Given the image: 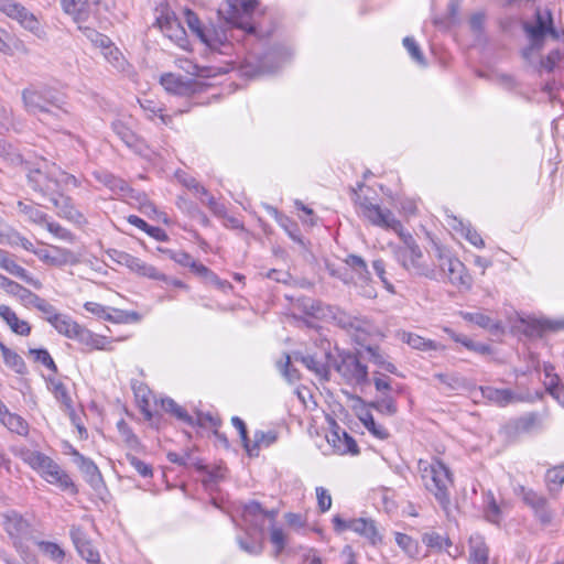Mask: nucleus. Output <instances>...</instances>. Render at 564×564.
<instances>
[{
    "mask_svg": "<svg viewBox=\"0 0 564 564\" xmlns=\"http://www.w3.org/2000/svg\"><path fill=\"white\" fill-rule=\"evenodd\" d=\"M335 369L347 383L362 384L368 381V368L355 354H341Z\"/></svg>",
    "mask_w": 564,
    "mask_h": 564,
    "instance_id": "obj_10",
    "label": "nucleus"
},
{
    "mask_svg": "<svg viewBox=\"0 0 564 564\" xmlns=\"http://www.w3.org/2000/svg\"><path fill=\"white\" fill-rule=\"evenodd\" d=\"M278 440V433L273 430L268 432L256 431L253 434V442H250V447L247 449V454L250 457H257L261 447H269L274 444Z\"/></svg>",
    "mask_w": 564,
    "mask_h": 564,
    "instance_id": "obj_26",
    "label": "nucleus"
},
{
    "mask_svg": "<svg viewBox=\"0 0 564 564\" xmlns=\"http://www.w3.org/2000/svg\"><path fill=\"white\" fill-rule=\"evenodd\" d=\"M24 169L29 186L43 197L51 198L59 195L62 183L73 185L77 183L75 176L65 172L58 171L57 175L55 167H50L44 159L35 164L28 162Z\"/></svg>",
    "mask_w": 564,
    "mask_h": 564,
    "instance_id": "obj_1",
    "label": "nucleus"
},
{
    "mask_svg": "<svg viewBox=\"0 0 564 564\" xmlns=\"http://www.w3.org/2000/svg\"><path fill=\"white\" fill-rule=\"evenodd\" d=\"M124 196H127L130 204L135 205L139 210L148 217H152V214H156L155 205L144 193L130 188V191L126 192Z\"/></svg>",
    "mask_w": 564,
    "mask_h": 564,
    "instance_id": "obj_31",
    "label": "nucleus"
},
{
    "mask_svg": "<svg viewBox=\"0 0 564 564\" xmlns=\"http://www.w3.org/2000/svg\"><path fill=\"white\" fill-rule=\"evenodd\" d=\"M0 267L9 272L10 274L23 280L28 284H31L35 289L42 286L41 282L32 278L28 271L19 265L9 254L8 251L0 249Z\"/></svg>",
    "mask_w": 564,
    "mask_h": 564,
    "instance_id": "obj_20",
    "label": "nucleus"
},
{
    "mask_svg": "<svg viewBox=\"0 0 564 564\" xmlns=\"http://www.w3.org/2000/svg\"><path fill=\"white\" fill-rule=\"evenodd\" d=\"M482 398L498 406H506L522 399L510 389H498L494 387H480Z\"/></svg>",
    "mask_w": 564,
    "mask_h": 564,
    "instance_id": "obj_22",
    "label": "nucleus"
},
{
    "mask_svg": "<svg viewBox=\"0 0 564 564\" xmlns=\"http://www.w3.org/2000/svg\"><path fill=\"white\" fill-rule=\"evenodd\" d=\"M72 455L74 456V460L83 474L84 479L93 489L99 490L104 486V479L97 465L91 459L83 456L75 448L72 449Z\"/></svg>",
    "mask_w": 564,
    "mask_h": 564,
    "instance_id": "obj_16",
    "label": "nucleus"
},
{
    "mask_svg": "<svg viewBox=\"0 0 564 564\" xmlns=\"http://www.w3.org/2000/svg\"><path fill=\"white\" fill-rule=\"evenodd\" d=\"M161 406L165 412L174 415L176 419L184 422L185 424L191 425V426L195 425L194 417L191 416L187 413V411L184 408H182L180 404H177L173 399H171V398L162 399Z\"/></svg>",
    "mask_w": 564,
    "mask_h": 564,
    "instance_id": "obj_34",
    "label": "nucleus"
},
{
    "mask_svg": "<svg viewBox=\"0 0 564 564\" xmlns=\"http://www.w3.org/2000/svg\"><path fill=\"white\" fill-rule=\"evenodd\" d=\"M359 420L364 424V426L377 438L387 440L390 434L388 430L380 424H377L373 415L369 411H365L359 415Z\"/></svg>",
    "mask_w": 564,
    "mask_h": 564,
    "instance_id": "obj_41",
    "label": "nucleus"
},
{
    "mask_svg": "<svg viewBox=\"0 0 564 564\" xmlns=\"http://www.w3.org/2000/svg\"><path fill=\"white\" fill-rule=\"evenodd\" d=\"M107 254L112 261L117 262L120 265L129 268L131 271L135 272L141 276H147L153 280L161 281L167 280L166 275L159 272L156 268L141 261L139 258H135L126 251H121L118 249H109L107 251Z\"/></svg>",
    "mask_w": 564,
    "mask_h": 564,
    "instance_id": "obj_9",
    "label": "nucleus"
},
{
    "mask_svg": "<svg viewBox=\"0 0 564 564\" xmlns=\"http://www.w3.org/2000/svg\"><path fill=\"white\" fill-rule=\"evenodd\" d=\"M52 384V391L54 393V397L65 408L66 411L73 412V401L72 398L67 391L66 386L56 380H51Z\"/></svg>",
    "mask_w": 564,
    "mask_h": 564,
    "instance_id": "obj_50",
    "label": "nucleus"
},
{
    "mask_svg": "<svg viewBox=\"0 0 564 564\" xmlns=\"http://www.w3.org/2000/svg\"><path fill=\"white\" fill-rule=\"evenodd\" d=\"M285 360L278 361L276 366L281 371L282 376L288 380V382L293 383L300 380V371L291 366V358L288 354H284Z\"/></svg>",
    "mask_w": 564,
    "mask_h": 564,
    "instance_id": "obj_55",
    "label": "nucleus"
},
{
    "mask_svg": "<svg viewBox=\"0 0 564 564\" xmlns=\"http://www.w3.org/2000/svg\"><path fill=\"white\" fill-rule=\"evenodd\" d=\"M74 340H77L78 343L83 344L86 347L89 348H96L100 349V339L95 336L94 333H91L89 329L83 327L79 325L73 336Z\"/></svg>",
    "mask_w": 564,
    "mask_h": 564,
    "instance_id": "obj_51",
    "label": "nucleus"
},
{
    "mask_svg": "<svg viewBox=\"0 0 564 564\" xmlns=\"http://www.w3.org/2000/svg\"><path fill=\"white\" fill-rule=\"evenodd\" d=\"M370 406L380 413L394 415L397 413L395 402L391 398H383L379 401L370 403Z\"/></svg>",
    "mask_w": 564,
    "mask_h": 564,
    "instance_id": "obj_64",
    "label": "nucleus"
},
{
    "mask_svg": "<svg viewBox=\"0 0 564 564\" xmlns=\"http://www.w3.org/2000/svg\"><path fill=\"white\" fill-rule=\"evenodd\" d=\"M402 340L414 349L419 350H436L437 344L433 340L425 339L420 335L412 333H403Z\"/></svg>",
    "mask_w": 564,
    "mask_h": 564,
    "instance_id": "obj_46",
    "label": "nucleus"
},
{
    "mask_svg": "<svg viewBox=\"0 0 564 564\" xmlns=\"http://www.w3.org/2000/svg\"><path fill=\"white\" fill-rule=\"evenodd\" d=\"M463 317H464V319H466L470 323H474L485 329H489V330L500 329L499 322L494 321L488 315H485L480 312L463 313Z\"/></svg>",
    "mask_w": 564,
    "mask_h": 564,
    "instance_id": "obj_44",
    "label": "nucleus"
},
{
    "mask_svg": "<svg viewBox=\"0 0 564 564\" xmlns=\"http://www.w3.org/2000/svg\"><path fill=\"white\" fill-rule=\"evenodd\" d=\"M400 264L411 275L425 278L429 280H437V270L435 264H429L423 261V253L419 245L410 237L404 248H400L397 252Z\"/></svg>",
    "mask_w": 564,
    "mask_h": 564,
    "instance_id": "obj_3",
    "label": "nucleus"
},
{
    "mask_svg": "<svg viewBox=\"0 0 564 564\" xmlns=\"http://www.w3.org/2000/svg\"><path fill=\"white\" fill-rule=\"evenodd\" d=\"M102 54L105 58L118 70H124L127 61L121 54V52L113 45L110 41V44L102 46Z\"/></svg>",
    "mask_w": 564,
    "mask_h": 564,
    "instance_id": "obj_45",
    "label": "nucleus"
},
{
    "mask_svg": "<svg viewBox=\"0 0 564 564\" xmlns=\"http://www.w3.org/2000/svg\"><path fill=\"white\" fill-rule=\"evenodd\" d=\"M39 545L41 551L54 561L63 560L65 556V552L56 543L42 541Z\"/></svg>",
    "mask_w": 564,
    "mask_h": 564,
    "instance_id": "obj_62",
    "label": "nucleus"
},
{
    "mask_svg": "<svg viewBox=\"0 0 564 564\" xmlns=\"http://www.w3.org/2000/svg\"><path fill=\"white\" fill-rule=\"evenodd\" d=\"M0 11L17 20L25 30L41 36L43 30L33 13L13 0H0Z\"/></svg>",
    "mask_w": 564,
    "mask_h": 564,
    "instance_id": "obj_12",
    "label": "nucleus"
},
{
    "mask_svg": "<svg viewBox=\"0 0 564 564\" xmlns=\"http://www.w3.org/2000/svg\"><path fill=\"white\" fill-rule=\"evenodd\" d=\"M0 242L9 245L11 247H21L26 251L34 252L33 243L24 236H22L19 231L14 229H10L7 232L0 235Z\"/></svg>",
    "mask_w": 564,
    "mask_h": 564,
    "instance_id": "obj_36",
    "label": "nucleus"
},
{
    "mask_svg": "<svg viewBox=\"0 0 564 564\" xmlns=\"http://www.w3.org/2000/svg\"><path fill=\"white\" fill-rule=\"evenodd\" d=\"M328 442L332 443L334 448L340 454H359V448L354 437L340 427L332 432Z\"/></svg>",
    "mask_w": 564,
    "mask_h": 564,
    "instance_id": "obj_23",
    "label": "nucleus"
},
{
    "mask_svg": "<svg viewBox=\"0 0 564 564\" xmlns=\"http://www.w3.org/2000/svg\"><path fill=\"white\" fill-rule=\"evenodd\" d=\"M44 111L34 113L40 121L45 124L57 127L59 122L64 121L68 118L70 111L68 109V104L65 100V97L58 100V106H51L48 108L43 109Z\"/></svg>",
    "mask_w": 564,
    "mask_h": 564,
    "instance_id": "obj_21",
    "label": "nucleus"
},
{
    "mask_svg": "<svg viewBox=\"0 0 564 564\" xmlns=\"http://www.w3.org/2000/svg\"><path fill=\"white\" fill-rule=\"evenodd\" d=\"M489 550L481 536L469 539V562L471 564H488Z\"/></svg>",
    "mask_w": 564,
    "mask_h": 564,
    "instance_id": "obj_28",
    "label": "nucleus"
},
{
    "mask_svg": "<svg viewBox=\"0 0 564 564\" xmlns=\"http://www.w3.org/2000/svg\"><path fill=\"white\" fill-rule=\"evenodd\" d=\"M520 323L524 326L523 333L530 337H542L547 327H552L549 319H536V318H519Z\"/></svg>",
    "mask_w": 564,
    "mask_h": 564,
    "instance_id": "obj_35",
    "label": "nucleus"
},
{
    "mask_svg": "<svg viewBox=\"0 0 564 564\" xmlns=\"http://www.w3.org/2000/svg\"><path fill=\"white\" fill-rule=\"evenodd\" d=\"M425 488L433 494L444 510L451 505L449 487L453 478L447 466L441 460H434L422 473Z\"/></svg>",
    "mask_w": 564,
    "mask_h": 564,
    "instance_id": "obj_2",
    "label": "nucleus"
},
{
    "mask_svg": "<svg viewBox=\"0 0 564 564\" xmlns=\"http://www.w3.org/2000/svg\"><path fill=\"white\" fill-rule=\"evenodd\" d=\"M94 176L100 184L105 185L116 194L124 195L126 192L130 191V187L124 180L117 177L109 172L96 171L94 172Z\"/></svg>",
    "mask_w": 564,
    "mask_h": 564,
    "instance_id": "obj_27",
    "label": "nucleus"
},
{
    "mask_svg": "<svg viewBox=\"0 0 564 564\" xmlns=\"http://www.w3.org/2000/svg\"><path fill=\"white\" fill-rule=\"evenodd\" d=\"M52 485L58 486L62 490L77 492V489L72 481L70 477L61 468L54 469V471L45 479Z\"/></svg>",
    "mask_w": 564,
    "mask_h": 564,
    "instance_id": "obj_43",
    "label": "nucleus"
},
{
    "mask_svg": "<svg viewBox=\"0 0 564 564\" xmlns=\"http://www.w3.org/2000/svg\"><path fill=\"white\" fill-rule=\"evenodd\" d=\"M1 423L8 427L9 431L19 435H26L29 432L26 421L15 413L9 412L6 416H2Z\"/></svg>",
    "mask_w": 564,
    "mask_h": 564,
    "instance_id": "obj_42",
    "label": "nucleus"
},
{
    "mask_svg": "<svg viewBox=\"0 0 564 564\" xmlns=\"http://www.w3.org/2000/svg\"><path fill=\"white\" fill-rule=\"evenodd\" d=\"M395 542L409 556L415 557L419 554L417 543L408 534L397 533Z\"/></svg>",
    "mask_w": 564,
    "mask_h": 564,
    "instance_id": "obj_58",
    "label": "nucleus"
},
{
    "mask_svg": "<svg viewBox=\"0 0 564 564\" xmlns=\"http://www.w3.org/2000/svg\"><path fill=\"white\" fill-rule=\"evenodd\" d=\"M48 199L58 210V216L75 223L82 221L83 215L74 207L72 199L62 193V189H59V195H56V197H51Z\"/></svg>",
    "mask_w": 564,
    "mask_h": 564,
    "instance_id": "obj_24",
    "label": "nucleus"
},
{
    "mask_svg": "<svg viewBox=\"0 0 564 564\" xmlns=\"http://www.w3.org/2000/svg\"><path fill=\"white\" fill-rule=\"evenodd\" d=\"M6 532L13 539L15 546L30 535V523L19 512L9 510L2 514Z\"/></svg>",
    "mask_w": 564,
    "mask_h": 564,
    "instance_id": "obj_15",
    "label": "nucleus"
},
{
    "mask_svg": "<svg viewBox=\"0 0 564 564\" xmlns=\"http://www.w3.org/2000/svg\"><path fill=\"white\" fill-rule=\"evenodd\" d=\"M345 262L347 263V265H349L356 273L359 274L360 278L365 279V280H368L369 279V275H370V272L368 270V265L366 263V261L357 256V254H349Z\"/></svg>",
    "mask_w": 564,
    "mask_h": 564,
    "instance_id": "obj_56",
    "label": "nucleus"
},
{
    "mask_svg": "<svg viewBox=\"0 0 564 564\" xmlns=\"http://www.w3.org/2000/svg\"><path fill=\"white\" fill-rule=\"evenodd\" d=\"M112 129L115 133L122 140V142L131 148L135 149L138 147L139 139L135 133L128 128L123 122L117 121L112 123Z\"/></svg>",
    "mask_w": 564,
    "mask_h": 564,
    "instance_id": "obj_49",
    "label": "nucleus"
},
{
    "mask_svg": "<svg viewBox=\"0 0 564 564\" xmlns=\"http://www.w3.org/2000/svg\"><path fill=\"white\" fill-rule=\"evenodd\" d=\"M0 158L2 162L9 166H25L28 161H24L17 148L3 139H0Z\"/></svg>",
    "mask_w": 564,
    "mask_h": 564,
    "instance_id": "obj_30",
    "label": "nucleus"
},
{
    "mask_svg": "<svg viewBox=\"0 0 564 564\" xmlns=\"http://www.w3.org/2000/svg\"><path fill=\"white\" fill-rule=\"evenodd\" d=\"M296 360H300L308 370L313 371L321 379L328 381L329 380V368L326 364L318 361L314 356L306 355L296 357Z\"/></svg>",
    "mask_w": 564,
    "mask_h": 564,
    "instance_id": "obj_40",
    "label": "nucleus"
},
{
    "mask_svg": "<svg viewBox=\"0 0 564 564\" xmlns=\"http://www.w3.org/2000/svg\"><path fill=\"white\" fill-rule=\"evenodd\" d=\"M329 314L338 327L347 332H356V340L359 344L365 340V335L370 332L371 324L365 317L352 316L338 307H330Z\"/></svg>",
    "mask_w": 564,
    "mask_h": 564,
    "instance_id": "obj_11",
    "label": "nucleus"
},
{
    "mask_svg": "<svg viewBox=\"0 0 564 564\" xmlns=\"http://www.w3.org/2000/svg\"><path fill=\"white\" fill-rule=\"evenodd\" d=\"M78 29L82 32V34L88 41H90L91 44H94L96 47L101 48L102 46L110 44V39L108 36L97 32L95 29L90 26L79 25Z\"/></svg>",
    "mask_w": 564,
    "mask_h": 564,
    "instance_id": "obj_54",
    "label": "nucleus"
},
{
    "mask_svg": "<svg viewBox=\"0 0 564 564\" xmlns=\"http://www.w3.org/2000/svg\"><path fill=\"white\" fill-rule=\"evenodd\" d=\"M72 541L78 552L87 564L97 563L100 557L99 552L94 547L90 540L87 539L86 533L80 527L73 525L69 530Z\"/></svg>",
    "mask_w": 564,
    "mask_h": 564,
    "instance_id": "obj_17",
    "label": "nucleus"
},
{
    "mask_svg": "<svg viewBox=\"0 0 564 564\" xmlns=\"http://www.w3.org/2000/svg\"><path fill=\"white\" fill-rule=\"evenodd\" d=\"M33 253L37 256L41 261L53 267H63L79 262V258L75 252L57 246H50L47 249H35Z\"/></svg>",
    "mask_w": 564,
    "mask_h": 564,
    "instance_id": "obj_14",
    "label": "nucleus"
},
{
    "mask_svg": "<svg viewBox=\"0 0 564 564\" xmlns=\"http://www.w3.org/2000/svg\"><path fill=\"white\" fill-rule=\"evenodd\" d=\"M156 24L169 39L177 44L186 40V31L173 12L158 17Z\"/></svg>",
    "mask_w": 564,
    "mask_h": 564,
    "instance_id": "obj_18",
    "label": "nucleus"
},
{
    "mask_svg": "<svg viewBox=\"0 0 564 564\" xmlns=\"http://www.w3.org/2000/svg\"><path fill=\"white\" fill-rule=\"evenodd\" d=\"M23 459L33 469H36L44 479H46L54 469L59 467L51 457L37 451H28L24 453Z\"/></svg>",
    "mask_w": 564,
    "mask_h": 564,
    "instance_id": "obj_19",
    "label": "nucleus"
},
{
    "mask_svg": "<svg viewBox=\"0 0 564 564\" xmlns=\"http://www.w3.org/2000/svg\"><path fill=\"white\" fill-rule=\"evenodd\" d=\"M257 4L256 0H228L226 8H220L218 13L229 24L252 34L256 32V28L249 22V18Z\"/></svg>",
    "mask_w": 564,
    "mask_h": 564,
    "instance_id": "obj_6",
    "label": "nucleus"
},
{
    "mask_svg": "<svg viewBox=\"0 0 564 564\" xmlns=\"http://www.w3.org/2000/svg\"><path fill=\"white\" fill-rule=\"evenodd\" d=\"M87 0H62L64 11L68 14L74 15L76 21H80L84 14V8L86 7Z\"/></svg>",
    "mask_w": 564,
    "mask_h": 564,
    "instance_id": "obj_59",
    "label": "nucleus"
},
{
    "mask_svg": "<svg viewBox=\"0 0 564 564\" xmlns=\"http://www.w3.org/2000/svg\"><path fill=\"white\" fill-rule=\"evenodd\" d=\"M355 196L354 202L361 208L362 215L375 226L391 229L395 232H401L403 226L398 220L393 213L389 209H382L379 205L372 204L367 197H361L354 189Z\"/></svg>",
    "mask_w": 564,
    "mask_h": 564,
    "instance_id": "obj_8",
    "label": "nucleus"
},
{
    "mask_svg": "<svg viewBox=\"0 0 564 564\" xmlns=\"http://www.w3.org/2000/svg\"><path fill=\"white\" fill-rule=\"evenodd\" d=\"M434 257L437 261L436 265L440 269L437 275H446L448 281L456 286L469 288L471 285V278L467 274L465 264L454 257L449 250L435 243Z\"/></svg>",
    "mask_w": 564,
    "mask_h": 564,
    "instance_id": "obj_4",
    "label": "nucleus"
},
{
    "mask_svg": "<svg viewBox=\"0 0 564 564\" xmlns=\"http://www.w3.org/2000/svg\"><path fill=\"white\" fill-rule=\"evenodd\" d=\"M484 517L494 524H499L502 519L501 507L498 505L494 494L488 491L484 498L482 505Z\"/></svg>",
    "mask_w": 564,
    "mask_h": 564,
    "instance_id": "obj_32",
    "label": "nucleus"
},
{
    "mask_svg": "<svg viewBox=\"0 0 564 564\" xmlns=\"http://www.w3.org/2000/svg\"><path fill=\"white\" fill-rule=\"evenodd\" d=\"M539 425V417L536 413H528L508 424L514 433H529Z\"/></svg>",
    "mask_w": 564,
    "mask_h": 564,
    "instance_id": "obj_37",
    "label": "nucleus"
},
{
    "mask_svg": "<svg viewBox=\"0 0 564 564\" xmlns=\"http://www.w3.org/2000/svg\"><path fill=\"white\" fill-rule=\"evenodd\" d=\"M544 384L547 392L564 408V386L561 383L558 376H553Z\"/></svg>",
    "mask_w": 564,
    "mask_h": 564,
    "instance_id": "obj_57",
    "label": "nucleus"
},
{
    "mask_svg": "<svg viewBox=\"0 0 564 564\" xmlns=\"http://www.w3.org/2000/svg\"><path fill=\"white\" fill-rule=\"evenodd\" d=\"M161 85L171 94L178 96H192L203 90L204 85L193 78H186L178 74L165 73L161 76Z\"/></svg>",
    "mask_w": 564,
    "mask_h": 564,
    "instance_id": "obj_13",
    "label": "nucleus"
},
{
    "mask_svg": "<svg viewBox=\"0 0 564 564\" xmlns=\"http://www.w3.org/2000/svg\"><path fill=\"white\" fill-rule=\"evenodd\" d=\"M184 13H185V21H186V24L189 28V30L195 35H197V37L202 42L208 44V37H207V35L204 31V28L202 26L200 21H199L198 17L196 15V13H194L189 9H186Z\"/></svg>",
    "mask_w": 564,
    "mask_h": 564,
    "instance_id": "obj_53",
    "label": "nucleus"
},
{
    "mask_svg": "<svg viewBox=\"0 0 564 564\" xmlns=\"http://www.w3.org/2000/svg\"><path fill=\"white\" fill-rule=\"evenodd\" d=\"M111 312H108V315L106 316V321L121 324V323H137L141 319V316L137 312H128L117 308H111Z\"/></svg>",
    "mask_w": 564,
    "mask_h": 564,
    "instance_id": "obj_52",
    "label": "nucleus"
},
{
    "mask_svg": "<svg viewBox=\"0 0 564 564\" xmlns=\"http://www.w3.org/2000/svg\"><path fill=\"white\" fill-rule=\"evenodd\" d=\"M0 316L6 321L11 330L21 336H28L31 332V326L26 321L19 319L17 314L4 304L0 305Z\"/></svg>",
    "mask_w": 564,
    "mask_h": 564,
    "instance_id": "obj_25",
    "label": "nucleus"
},
{
    "mask_svg": "<svg viewBox=\"0 0 564 564\" xmlns=\"http://www.w3.org/2000/svg\"><path fill=\"white\" fill-rule=\"evenodd\" d=\"M50 324L62 335H64L67 338H73L77 327L79 324H77L75 321H73L69 316L65 314L54 315L52 318H50Z\"/></svg>",
    "mask_w": 564,
    "mask_h": 564,
    "instance_id": "obj_33",
    "label": "nucleus"
},
{
    "mask_svg": "<svg viewBox=\"0 0 564 564\" xmlns=\"http://www.w3.org/2000/svg\"><path fill=\"white\" fill-rule=\"evenodd\" d=\"M63 97V94L48 86H30L21 93L24 109L30 115L42 112L51 106H58V100Z\"/></svg>",
    "mask_w": 564,
    "mask_h": 564,
    "instance_id": "obj_5",
    "label": "nucleus"
},
{
    "mask_svg": "<svg viewBox=\"0 0 564 564\" xmlns=\"http://www.w3.org/2000/svg\"><path fill=\"white\" fill-rule=\"evenodd\" d=\"M18 210L36 225H44L47 221V215L32 204L20 200L18 202Z\"/></svg>",
    "mask_w": 564,
    "mask_h": 564,
    "instance_id": "obj_47",
    "label": "nucleus"
},
{
    "mask_svg": "<svg viewBox=\"0 0 564 564\" xmlns=\"http://www.w3.org/2000/svg\"><path fill=\"white\" fill-rule=\"evenodd\" d=\"M422 541L424 544H426V546L431 549H436L438 551L443 549V544H445L446 546L452 545L449 539H444L441 534L434 531L424 533L422 536Z\"/></svg>",
    "mask_w": 564,
    "mask_h": 564,
    "instance_id": "obj_60",
    "label": "nucleus"
},
{
    "mask_svg": "<svg viewBox=\"0 0 564 564\" xmlns=\"http://www.w3.org/2000/svg\"><path fill=\"white\" fill-rule=\"evenodd\" d=\"M403 45L411 55V57L419 63L420 65H425L424 55L417 45V43L414 41L411 36H405L403 39Z\"/></svg>",
    "mask_w": 564,
    "mask_h": 564,
    "instance_id": "obj_61",
    "label": "nucleus"
},
{
    "mask_svg": "<svg viewBox=\"0 0 564 564\" xmlns=\"http://www.w3.org/2000/svg\"><path fill=\"white\" fill-rule=\"evenodd\" d=\"M0 350L7 366L11 367L17 373L23 375L26 372V366L21 356L9 349L2 341H0Z\"/></svg>",
    "mask_w": 564,
    "mask_h": 564,
    "instance_id": "obj_39",
    "label": "nucleus"
},
{
    "mask_svg": "<svg viewBox=\"0 0 564 564\" xmlns=\"http://www.w3.org/2000/svg\"><path fill=\"white\" fill-rule=\"evenodd\" d=\"M117 429L127 447L133 451H139L141 448V443L138 436L132 432L124 420H120L117 423Z\"/></svg>",
    "mask_w": 564,
    "mask_h": 564,
    "instance_id": "obj_48",
    "label": "nucleus"
},
{
    "mask_svg": "<svg viewBox=\"0 0 564 564\" xmlns=\"http://www.w3.org/2000/svg\"><path fill=\"white\" fill-rule=\"evenodd\" d=\"M349 530L369 539L372 543L380 540L378 530L372 520L364 518L349 520Z\"/></svg>",
    "mask_w": 564,
    "mask_h": 564,
    "instance_id": "obj_29",
    "label": "nucleus"
},
{
    "mask_svg": "<svg viewBox=\"0 0 564 564\" xmlns=\"http://www.w3.org/2000/svg\"><path fill=\"white\" fill-rule=\"evenodd\" d=\"M3 290L9 294L19 297L25 305H31L37 296V294L10 279Z\"/></svg>",
    "mask_w": 564,
    "mask_h": 564,
    "instance_id": "obj_38",
    "label": "nucleus"
},
{
    "mask_svg": "<svg viewBox=\"0 0 564 564\" xmlns=\"http://www.w3.org/2000/svg\"><path fill=\"white\" fill-rule=\"evenodd\" d=\"M523 30L530 39L531 50L540 51L546 35H551L554 40L560 39V34L553 25L552 13L547 9H538L535 11V22L533 24L524 23Z\"/></svg>",
    "mask_w": 564,
    "mask_h": 564,
    "instance_id": "obj_7",
    "label": "nucleus"
},
{
    "mask_svg": "<svg viewBox=\"0 0 564 564\" xmlns=\"http://www.w3.org/2000/svg\"><path fill=\"white\" fill-rule=\"evenodd\" d=\"M200 200L206 204L209 210L217 217H225L227 214L226 206L216 200V198L208 193V196H202Z\"/></svg>",
    "mask_w": 564,
    "mask_h": 564,
    "instance_id": "obj_63",
    "label": "nucleus"
}]
</instances>
